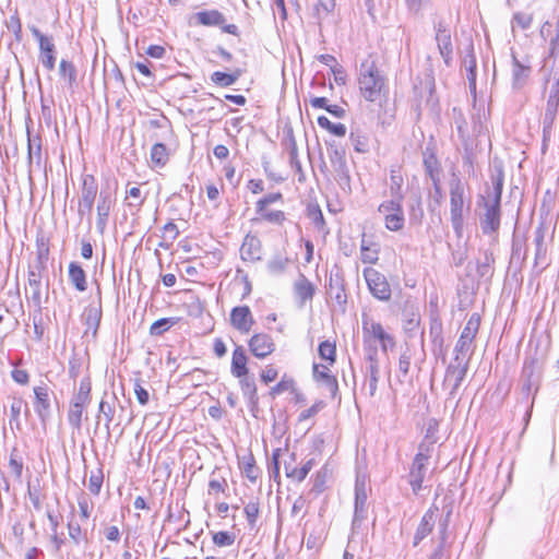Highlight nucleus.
Masks as SVG:
<instances>
[{
    "instance_id": "f257e3e1",
    "label": "nucleus",
    "mask_w": 559,
    "mask_h": 559,
    "mask_svg": "<svg viewBox=\"0 0 559 559\" xmlns=\"http://www.w3.org/2000/svg\"><path fill=\"white\" fill-rule=\"evenodd\" d=\"M491 187L487 188L485 194L479 195L477 206L479 207V226L485 235H496L501 223V195L504 182L502 169H496L490 176Z\"/></svg>"
},
{
    "instance_id": "f03ea898",
    "label": "nucleus",
    "mask_w": 559,
    "mask_h": 559,
    "mask_svg": "<svg viewBox=\"0 0 559 559\" xmlns=\"http://www.w3.org/2000/svg\"><path fill=\"white\" fill-rule=\"evenodd\" d=\"M358 87L367 102H378L385 90V78L381 74L376 60L368 56L358 69Z\"/></svg>"
},
{
    "instance_id": "7ed1b4c3",
    "label": "nucleus",
    "mask_w": 559,
    "mask_h": 559,
    "mask_svg": "<svg viewBox=\"0 0 559 559\" xmlns=\"http://www.w3.org/2000/svg\"><path fill=\"white\" fill-rule=\"evenodd\" d=\"M449 188L451 224L456 237L461 238L463 235L464 227L463 211L465 203V185L457 176L453 175L452 179L449 182Z\"/></svg>"
},
{
    "instance_id": "20e7f679",
    "label": "nucleus",
    "mask_w": 559,
    "mask_h": 559,
    "mask_svg": "<svg viewBox=\"0 0 559 559\" xmlns=\"http://www.w3.org/2000/svg\"><path fill=\"white\" fill-rule=\"evenodd\" d=\"M432 456V445L430 442H420L418 451L413 460L408 473V483L415 495L423 489V483L428 469L429 460Z\"/></svg>"
},
{
    "instance_id": "39448f33",
    "label": "nucleus",
    "mask_w": 559,
    "mask_h": 559,
    "mask_svg": "<svg viewBox=\"0 0 559 559\" xmlns=\"http://www.w3.org/2000/svg\"><path fill=\"white\" fill-rule=\"evenodd\" d=\"M378 212L383 216L384 225L389 230L399 231L403 229L405 224L403 201L385 200L378 206Z\"/></svg>"
},
{
    "instance_id": "423d86ee",
    "label": "nucleus",
    "mask_w": 559,
    "mask_h": 559,
    "mask_svg": "<svg viewBox=\"0 0 559 559\" xmlns=\"http://www.w3.org/2000/svg\"><path fill=\"white\" fill-rule=\"evenodd\" d=\"M364 277L371 295L382 301L391 298V287L386 277L373 267L364 269Z\"/></svg>"
},
{
    "instance_id": "0eeeda50",
    "label": "nucleus",
    "mask_w": 559,
    "mask_h": 559,
    "mask_svg": "<svg viewBox=\"0 0 559 559\" xmlns=\"http://www.w3.org/2000/svg\"><path fill=\"white\" fill-rule=\"evenodd\" d=\"M33 36L38 41L39 60L44 68L48 71H52L56 66V45L52 37L43 34L36 26L29 27Z\"/></svg>"
},
{
    "instance_id": "6e6552de",
    "label": "nucleus",
    "mask_w": 559,
    "mask_h": 559,
    "mask_svg": "<svg viewBox=\"0 0 559 559\" xmlns=\"http://www.w3.org/2000/svg\"><path fill=\"white\" fill-rule=\"evenodd\" d=\"M467 362L452 360L445 369L443 385L449 389V399H455L457 391L466 377Z\"/></svg>"
},
{
    "instance_id": "1a4fd4ad",
    "label": "nucleus",
    "mask_w": 559,
    "mask_h": 559,
    "mask_svg": "<svg viewBox=\"0 0 559 559\" xmlns=\"http://www.w3.org/2000/svg\"><path fill=\"white\" fill-rule=\"evenodd\" d=\"M364 342L367 343L371 338L380 342L381 349L386 353L389 348L395 346L394 337L386 333L381 323L370 319L362 320Z\"/></svg>"
},
{
    "instance_id": "9d476101",
    "label": "nucleus",
    "mask_w": 559,
    "mask_h": 559,
    "mask_svg": "<svg viewBox=\"0 0 559 559\" xmlns=\"http://www.w3.org/2000/svg\"><path fill=\"white\" fill-rule=\"evenodd\" d=\"M433 28L436 32L435 39L438 46L439 53L442 57L444 63L447 66H450L453 58V43L451 29L443 20L436 22Z\"/></svg>"
},
{
    "instance_id": "9b49d317",
    "label": "nucleus",
    "mask_w": 559,
    "mask_h": 559,
    "mask_svg": "<svg viewBox=\"0 0 559 559\" xmlns=\"http://www.w3.org/2000/svg\"><path fill=\"white\" fill-rule=\"evenodd\" d=\"M366 385L368 388L369 395L374 396L378 389V382L380 379V364L378 359V349L376 346H369L368 348H366Z\"/></svg>"
},
{
    "instance_id": "f8f14e48",
    "label": "nucleus",
    "mask_w": 559,
    "mask_h": 559,
    "mask_svg": "<svg viewBox=\"0 0 559 559\" xmlns=\"http://www.w3.org/2000/svg\"><path fill=\"white\" fill-rule=\"evenodd\" d=\"M34 391V409L37 414L41 425H46L47 421L51 417V402L50 395L51 391L46 383H41L40 385H36L33 389Z\"/></svg>"
},
{
    "instance_id": "ddd939ff",
    "label": "nucleus",
    "mask_w": 559,
    "mask_h": 559,
    "mask_svg": "<svg viewBox=\"0 0 559 559\" xmlns=\"http://www.w3.org/2000/svg\"><path fill=\"white\" fill-rule=\"evenodd\" d=\"M326 364H313L312 378L321 386H324L331 399H336L338 395V383L336 378L331 373L330 367Z\"/></svg>"
},
{
    "instance_id": "4468645a",
    "label": "nucleus",
    "mask_w": 559,
    "mask_h": 559,
    "mask_svg": "<svg viewBox=\"0 0 559 559\" xmlns=\"http://www.w3.org/2000/svg\"><path fill=\"white\" fill-rule=\"evenodd\" d=\"M115 204V198L108 190H100L96 204V228L103 235L106 230L111 207Z\"/></svg>"
},
{
    "instance_id": "2eb2a0df",
    "label": "nucleus",
    "mask_w": 559,
    "mask_h": 559,
    "mask_svg": "<svg viewBox=\"0 0 559 559\" xmlns=\"http://www.w3.org/2000/svg\"><path fill=\"white\" fill-rule=\"evenodd\" d=\"M328 155L340 181H349L345 150L335 142L328 143Z\"/></svg>"
},
{
    "instance_id": "dca6fc26",
    "label": "nucleus",
    "mask_w": 559,
    "mask_h": 559,
    "mask_svg": "<svg viewBox=\"0 0 559 559\" xmlns=\"http://www.w3.org/2000/svg\"><path fill=\"white\" fill-rule=\"evenodd\" d=\"M25 295L38 312L43 309V296H41V273L39 270L29 269L27 272V286L25 288Z\"/></svg>"
},
{
    "instance_id": "f3484780",
    "label": "nucleus",
    "mask_w": 559,
    "mask_h": 559,
    "mask_svg": "<svg viewBox=\"0 0 559 559\" xmlns=\"http://www.w3.org/2000/svg\"><path fill=\"white\" fill-rule=\"evenodd\" d=\"M367 484L364 476H357L355 483V511L353 524L361 523L367 515Z\"/></svg>"
},
{
    "instance_id": "a211bd4d",
    "label": "nucleus",
    "mask_w": 559,
    "mask_h": 559,
    "mask_svg": "<svg viewBox=\"0 0 559 559\" xmlns=\"http://www.w3.org/2000/svg\"><path fill=\"white\" fill-rule=\"evenodd\" d=\"M248 346L252 355L259 359H264L275 350V343L271 335L266 333L253 334Z\"/></svg>"
},
{
    "instance_id": "6ab92c4d",
    "label": "nucleus",
    "mask_w": 559,
    "mask_h": 559,
    "mask_svg": "<svg viewBox=\"0 0 559 559\" xmlns=\"http://www.w3.org/2000/svg\"><path fill=\"white\" fill-rule=\"evenodd\" d=\"M439 508L432 504L421 516L418 526L416 527L413 546L417 547L428 535L433 531L436 519Z\"/></svg>"
},
{
    "instance_id": "aec40b11",
    "label": "nucleus",
    "mask_w": 559,
    "mask_h": 559,
    "mask_svg": "<svg viewBox=\"0 0 559 559\" xmlns=\"http://www.w3.org/2000/svg\"><path fill=\"white\" fill-rule=\"evenodd\" d=\"M230 324L241 333H248L253 324L254 319L248 306H238L231 309Z\"/></svg>"
},
{
    "instance_id": "412c9836",
    "label": "nucleus",
    "mask_w": 559,
    "mask_h": 559,
    "mask_svg": "<svg viewBox=\"0 0 559 559\" xmlns=\"http://www.w3.org/2000/svg\"><path fill=\"white\" fill-rule=\"evenodd\" d=\"M240 258L245 262H257L262 258V242L259 237L248 234L240 247Z\"/></svg>"
},
{
    "instance_id": "4be33fe9",
    "label": "nucleus",
    "mask_w": 559,
    "mask_h": 559,
    "mask_svg": "<svg viewBox=\"0 0 559 559\" xmlns=\"http://www.w3.org/2000/svg\"><path fill=\"white\" fill-rule=\"evenodd\" d=\"M97 193L98 185L95 177L90 174L83 175L79 202H82L85 207L90 204L94 205Z\"/></svg>"
},
{
    "instance_id": "5701e85b",
    "label": "nucleus",
    "mask_w": 559,
    "mask_h": 559,
    "mask_svg": "<svg viewBox=\"0 0 559 559\" xmlns=\"http://www.w3.org/2000/svg\"><path fill=\"white\" fill-rule=\"evenodd\" d=\"M285 147L289 156V165L296 171V174H298V181H305V173L302 170V166L298 157V147L292 130H289L287 133L285 140Z\"/></svg>"
},
{
    "instance_id": "b1692460",
    "label": "nucleus",
    "mask_w": 559,
    "mask_h": 559,
    "mask_svg": "<svg viewBox=\"0 0 559 559\" xmlns=\"http://www.w3.org/2000/svg\"><path fill=\"white\" fill-rule=\"evenodd\" d=\"M247 362L248 357L246 355L245 348L240 345L236 346L231 357V374L236 378H242V376H247L249 373Z\"/></svg>"
},
{
    "instance_id": "393cba45",
    "label": "nucleus",
    "mask_w": 559,
    "mask_h": 559,
    "mask_svg": "<svg viewBox=\"0 0 559 559\" xmlns=\"http://www.w3.org/2000/svg\"><path fill=\"white\" fill-rule=\"evenodd\" d=\"M83 319L86 325L85 334H88L91 332L93 336H96L102 319L100 305H90L88 307H86L83 312Z\"/></svg>"
},
{
    "instance_id": "a878e982",
    "label": "nucleus",
    "mask_w": 559,
    "mask_h": 559,
    "mask_svg": "<svg viewBox=\"0 0 559 559\" xmlns=\"http://www.w3.org/2000/svg\"><path fill=\"white\" fill-rule=\"evenodd\" d=\"M195 23L203 26H222L226 17L218 10H205L194 14Z\"/></svg>"
},
{
    "instance_id": "bb28decb",
    "label": "nucleus",
    "mask_w": 559,
    "mask_h": 559,
    "mask_svg": "<svg viewBox=\"0 0 559 559\" xmlns=\"http://www.w3.org/2000/svg\"><path fill=\"white\" fill-rule=\"evenodd\" d=\"M239 379V385L243 396L248 400L249 405L253 408L258 406L259 396L258 389L253 377L242 376Z\"/></svg>"
},
{
    "instance_id": "cd10ccee",
    "label": "nucleus",
    "mask_w": 559,
    "mask_h": 559,
    "mask_svg": "<svg viewBox=\"0 0 559 559\" xmlns=\"http://www.w3.org/2000/svg\"><path fill=\"white\" fill-rule=\"evenodd\" d=\"M362 235L360 243V259L364 263L376 264L379 260L380 246L376 242L366 240Z\"/></svg>"
},
{
    "instance_id": "c85d7f7f",
    "label": "nucleus",
    "mask_w": 559,
    "mask_h": 559,
    "mask_svg": "<svg viewBox=\"0 0 559 559\" xmlns=\"http://www.w3.org/2000/svg\"><path fill=\"white\" fill-rule=\"evenodd\" d=\"M404 183V178L401 173L400 167H392L390 170V195L391 199L397 200V201H404V193L402 190Z\"/></svg>"
},
{
    "instance_id": "c756f323",
    "label": "nucleus",
    "mask_w": 559,
    "mask_h": 559,
    "mask_svg": "<svg viewBox=\"0 0 559 559\" xmlns=\"http://www.w3.org/2000/svg\"><path fill=\"white\" fill-rule=\"evenodd\" d=\"M473 343L468 337L460 335L454 346V357L452 360L469 364L473 354Z\"/></svg>"
},
{
    "instance_id": "7c9ffc66",
    "label": "nucleus",
    "mask_w": 559,
    "mask_h": 559,
    "mask_svg": "<svg viewBox=\"0 0 559 559\" xmlns=\"http://www.w3.org/2000/svg\"><path fill=\"white\" fill-rule=\"evenodd\" d=\"M294 292L301 304H305L312 299L316 288L307 277L300 275L294 284Z\"/></svg>"
},
{
    "instance_id": "2f4dec72",
    "label": "nucleus",
    "mask_w": 559,
    "mask_h": 559,
    "mask_svg": "<svg viewBox=\"0 0 559 559\" xmlns=\"http://www.w3.org/2000/svg\"><path fill=\"white\" fill-rule=\"evenodd\" d=\"M512 64L513 86L521 88L530 76L531 67L521 63L514 53L512 55Z\"/></svg>"
},
{
    "instance_id": "473e14b6",
    "label": "nucleus",
    "mask_w": 559,
    "mask_h": 559,
    "mask_svg": "<svg viewBox=\"0 0 559 559\" xmlns=\"http://www.w3.org/2000/svg\"><path fill=\"white\" fill-rule=\"evenodd\" d=\"M69 280L79 292L86 290L87 283L85 271L76 262L69 264Z\"/></svg>"
},
{
    "instance_id": "72a5a7b5",
    "label": "nucleus",
    "mask_w": 559,
    "mask_h": 559,
    "mask_svg": "<svg viewBox=\"0 0 559 559\" xmlns=\"http://www.w3.org/2000/svg\"><path fill=\"white\" fill-rule=\"evenodd\" d=\"M239 464L243 476L254 484L260 476V469L255 465V460L252 453L243 455Z\"/></svg>"
},
{
    "instance_id": "f704fd0d",
    "label": "nucleus",
    "mask_w": 559,
    "mask_h": 559,
    "mask_svg": "<svg viewBox=\"0 0 559 559\" xmlns=\"http://www.w3.org/2000/svg\"><path fill=\"white\" fill-rule=\"evenodd\" d=\"M25 406V415H28L29 409L26 402L21 396H12L10 404V424L15 425L16 429H21L20 416L22 408Z\"/></svg>"
},
{
    "instance_id": "c9c22d12",
    "label": "nucleus",
    "mask_w": 559,
    "mask_h": 559,
    "mask_svg": "<svg viewBox=\"0 0 559 559\" xmlns=\"http://www.w3.org/2000/svg\"><path fill=\"white\" fill-rule=\"evenodd\" d=\"M424 167L426 174L430 177L432 181V186H437L438 181H440L441 179V167L435 154H425Z\"/></svg>"
},
{
    "instance_id": "e433bc0d",
    "label": "nucleus",
    "mask_w": 559,
    "mask_h": 559,
    "mask_svg": "<svg viewBox=\"0 0 559 559\" xmlns=\"http://www.w3.org/2000/svg\"><path fill=\"white\" fill-rule=\"evenodd\" d=\"M241 74L242 71L240 69H236L231 73L215 71L211 75V81L221 87H227L235 84Z\"/></svg>"
},
{
    "instance_id": "4c0bfd02",
    "label": "nucleus",
    "mask_w": 559,
    "mask_h": 559,
    "mask_svg": "<svg viewBox=\"0 0 559 559\" xmlns=\"http://www.w3.org/2000/svg\"><path fill=\"white\" fill-rule=\"evenodd\" d=\"M76 68L72 61L61 59L59 63V75L67 82L69 87H73L76 83Z\"/></svg>"
},
{
    "instance_id": "58836bf2",
    "label": "nucleus",
    "mask_w": 559,
    "mask_h": 559,
    "mask_svg": "<svg viewBox=\"0 0 559 559\" xmlns=\"http://www.w3.org/2000/svg\"><path fill=\"white\" fill-rule=\"evenodd\" d=\"M495 263V258L492 252L485 251L484 259L477 264V274L480 278L489 280L493 274L492 264Z\"/></svg>"
},
{
    "instance_id": "ea45409f",
    "label": "nucleus",
    "mask_w": 559,
    "mask_h": 559,
    "mask_svg": "<svg viewBox=\"0 0 559 559\" xmlns=\"http://www.w3.org/2000/svg\"><path fill=\"white\" fill-rule=\"evenodd\" d=\"M319 356L326 365H334L336 361V346L335 343L323 341L318 347Z\"/></svg>"
},
{
    "instance_id": "a19ab883",
    "label": "nucleus",
    "mask_w": 559,
    "mask_h": 559,
    "mask_svg": "<svg viewBox=\"0 0 559 559\" xmlns=\"http://www.w3.org/2000/svg\"><path fill=\"white\" fill-rule=\"evenodd\" d=\"M330 296L336 300L338 305L346 304V294L341 277H330Z\"/></svg>"
},
{
    "instance_id": "79ce46f5",
    "label": "nucleus",
    "mask_w": 559,
    "mask_h": 559,
    "mask_svg": "<svg viewBox=\"0 0 559 559\" xmlns=\"http://www.w3.org/2000/svg\"><path fill=\"white\" fill-rule=\"evenodd\" d=\"M349 140L354 146V150L358 153H367L370 148L369 138L359 130L352 131L349 134Z\"/></svg>"
},
{
    "instance_id": "37998d69",
    "label": "nucleus",
    "mask_w": 559,
    "mask_h": 559,
    "mask_svg": "<svg viewBox=\"0 0 559 559\" xmlns=\"http://www.w3.org/2000/svg\"><path fill=\"white\" fill-rule=\"evenodd\" d=\"M307 211H308V217L311 219L314 227L318 230L323 231L324 234H328L329 231L325 229V221H324V216H323V213H322L320 206L318 204H316V205L310 204L308 206Z\"/></svg>"
},
{
    "instance_id": "c03bdc74",
    "label": "nucleus",
    "mask_w": 559,
    "mask_h": 559,
    "mask_svg": "<svg viewBox=\"0 0 559 559\" xmlns=\"http://www.w3.org/2000/svg\"><path fill=\"white\" fill-rule=\"evenodd\" d=\"M480 326V316L478 313H472L468 318L463 331L461 332L462 336L468 337L471 341L474 342L478 330Z\"/></svg>"
},
{
    "instance_id": "a18cd8bd",
    "label": "nucleus",
    "mask_w": 559,
    "mask_h": 559,
    "mask_svg": "<svg viewBox=\"0 0 559 559\" xmlns=\"http://www.w3.org/2000/svg\"><path fill=\"white\" fill-rule=\"evenodd\" d=\"M151 160L156 166H165L168 162V151L163 143H156L151 150Z\"/></svg>"
},
{
    "instance_id": "49530a36",
    "label": "nucleus",
    "mask_w": 559,
    "mask_h": 559,
    "mask_svg": "<svg viewBox=\"0 0 559 559\" xmlns=\"http://www.w3.org/2000/svg\"><path fill=\"white\" fill-rule=\"evenodd\" d=\"M259 217L257 219L265 221L271 224L282 225L286 221V215L283 211H269L267 207L263 211H255Z\"/></svg>"
},
{
    "instance_id": "de8ad7c7",
    "label": "nucleus",
    "mask_w": 559,
    "mask_h": 559,
    "mask_svg": "<svg viewBox=\"0 0 559 559\" xmlns=\"http://www.w3.org/2000/svg\"><path fill=\"white\" fill-rule=\"evenodd\" d=\"M318 124L336 136H344L346 134L345 124L331 122L325 116L318 117Z\"/></svg>"
},
{
    "instance_id": "09e8293b",
    "label": "nucleus",
    "mask_w": 559,
    "mask_h": 559,
    "mask_svg": "<svg viewBox=\"0 0 559 559\" xmlns=\"http://www.w3.org/2000/svg\"><path fill=\"white\" fill-rule=\"evenodd\" d=\"M178 235L179 229L177 225L173 222H168L163 226L160 236L162 239L166 242V245H164V242H160L159 246L168 248V246L171 245L177 239Z\"/></svg>"
},
{
    "instance_id": "8fccbe9b",
    "label": "nucleus",
    "mask_w": 559,
    "mask_h": 559,
    "mask_svg": "<svg viewBox=\"0 0 559 559\" xmlns=\"http://www.w3.org/2000/svg\"><path fill=\"white\" fill-rule=\"evenodd\" d=\"M85 406L70 404V408L68 412V421L70 426L74 429L80 430L82 427V415Z\"/></svg>"
},
{
    "instance_id": "3c124183",
    "label": "nucleus",
    "mask_w": 559,
    "mask_h": 559,
    "mask_svg": "<svg viewBox=\"0 0 559 559\" xmlns=\"http://www.w3.org/2000/svg\"><path fill=\"white\" fill-rule=\"evenodd\" d=\"M28 159L29 163L35 160L37 165L41 162V143L38 136H28Z\"/></svg>"
},
{
    "instance_id": "603ef678",
    "label": "nucleus",
    "mask_w": 559,
    "mask_h": 559,
    "mask_svg": "<svg viewBox=\"0 0 559 559\" xmlns=\"http://www.w3.org/2000/svg\"><path fill=\"white\" fill-rule=\"evenodd\" d=\"M312 467H313V460L310 459L299 468H297V467L293 468V469L287 468V477L300 483L307 477L308 473L312 469Z\"/></svg>"
},
{
    "instance_id": "864d4df0",
    "label": "nucleus",
    "mask_w": 559,
    "mask_h": 559,
    "mask_svg": "<svg viewBox=\"0 0 559 559\" xmlns=\"http://www.w3.org/2000/svg\"><path fill=\"white\" fill-rule=\"evenodd\" d=\"M174 324H175V319L174 318H163V319H159V320L155 321L151 325L150 333L152 335H160L165 331L170 329Z\"/></svg>"
},
{
    "instance_id": "5fc2aeb1",
    "label": "nucleus",
    "mask_w": 559,
    "mask_h": 559,
    "mask_svg": "<svg viewBox=\"0 0 559 559\" xmlns=\"http://www.w3.org/2000/svg\"><path fill=\"white\" fill-rule=\"evenodd\" d=\"M289 262V259L282 255H275L267 263V269L273 274L283 273Z\"/></svg>"
},
{
    "instance_id": "6e6d98bb",
    "label": "nucleus",
    "mask_w": 559,
    "mask_h": 559,
    "mask_svg": "<svg viewBox=\"0 0 559 559\" xmlns=\"http://www.w3.org/2000/svg\"><path fill=\"white\" fill-rule=\"evenodd\" d=\"M213 543L218 547H228L235 543V535L229 532L221 531L213 534Z\"/></svg>"
},
{
    "instance_id": "4d7b16f0",
    "label": "nucleus",
    "mask_w": 559,
    "mask_h": 559,
    "mask_svg": "<svg viewBox=\"0 0 559 559\" xmlns=\"http://www.w3.org/2000/svg\"><path fill=\"white\" fill-rule=\"evenodd\" d=\"M104 480V475L102 469H98L96 473L92 472L90 479H88V489L90 491L97 496L100 492L102 485Z\"/></svg>"
},
{
    "instance_id": "13d9d810",
    "label": "nucleus",
    "mask_w": 559,
    "mask_h": 559,
    "mask_svg": "<svg viewBox=\"0 0 559 559\" xmlns=\"http://www.w3.org/2000/svg\"><path fill=\"white\" fill-rule=\"evenodd\" d=\"M283 200V194L281 192L269 193L257 201L255 211H263L269 205Z\"/></svg>"
},
{
    "instance_id": "bf43d9fd",
    "label": "nucleus",
    "mask_w": 559,
    "mask_h": 559,
    "mask_svg": "<svg viewBox=\"0 0 559 559\" xmlns=\"http://www.w3.org/2000/svg\"><path fill=\"white\" fill-rule=\"evenodd\" d=\"M335 8V0H318L314 5L319 19L328 16Z\"/></svg>"
},
{
    "instance_id": "052dcab7",
    "label": "nucleus",
    "mask_w": 559,
    "mask_h": 559,
    "mask_svg": "<svg viewBox=\"0 0 559 559\" xmlns=\"http://www.w3.org/2000/svg\"><path fill=\"white\" fill-rule=\"evenodd\" d=\"M294 384L295 382L292 378H287L286 376H284L277 384L271 388L270 394L272 396L280 395L286 391L292 390L294 388Z\"/></svg>"
},
{
    "instance_id": "680f3d73",
    "label": "nucleus",
    "mask_w": 559,
    "mask_h": 559,
    "mask_svg": "<svg viewBox=\"0 0 559 559\" xmlns=\"http://www.w3.org/2000/svg\"><path fill=\"white\" fill-rule=\"evenodd\" d=\"M243 511L249 525L253 527L259 516V503L257 501H250L245 506Z\"/></svg>"
},
{
    "instance_id": "e2e57ef3",
    "label": "nucleus",
    "mask_w": 559,
    "mask_h": 559,
    "mask_svg": "<svg viewBox=\"0 0 559 559\" xmlns=\"http://www.w3.org/2000/svg\"><path fill=\"white\" fill-rule=\"evenodd\" d=\"M536 252H535V266L543 264L546 258V249L544 247V237L538 231L535 237Z\"/></svg>"
},
{
    "instance_id": "0e129e2a",
    "label": "nucleus",
    "mask_w": 559,
    "mask_h": 559,
    "mask_svg": "<svg viewBox=\"0 0 559 559\" xmlns=\"http://www.w3.org/2000/svg\"><path fill=\"white\" fill-rule=\"evenodd\" d=\"M68 530H69V536L75 545H79L82 539L87 540L86 535L83 534L80 524L69 522Z\"/></svg>"
},
{
    "instance_id": "69168bd1",
    "label": "nucleus",
    "mask_w": 559,
    "mask_h": 559,
    "mask_svg": "<svg viewBox=\"0 0 559 559\" xmlns=\"http://www.w3.org/2000/svg\"><path fill=\"white\" fill-rule=\"evenodd\" d=\"M127 198L133 199V201L128 202V206L140 209L144 202L142 198L141 190L138 187H132L127 191Z\"/></svg>"
},
{
    "instance_id": "338daca9",
    "label": "nucleus",
    "mask_w": 559,
    "mask_h": 559,
    "mask_svg": "<svg viewBox=\"0 0 559 559\" xmlns=\"http://www.w3.org/2000/svg\"><path fill=\"white\" fill-rule=\"evenodd\" d=\"M8 28L13 32L15 40L20 43L22 40V23L17 14L10 16Z\"/></svg>"
},
{
    "instance_id": "774afa93",
    "label": "nucleus",
    "mask_w": 559,
    "mask_h": 559,
    "mask_svg": "<svg viewBox=\"0 0 559 559\" xmlns=\"http://www.w3.org/2000/svg\"><path fill=\"white\" fill-rule=\"evenodd\" d=\"M547 83L549 84L548 98L559 99V72H555Z\"/></svg>"
}]
</instances>
